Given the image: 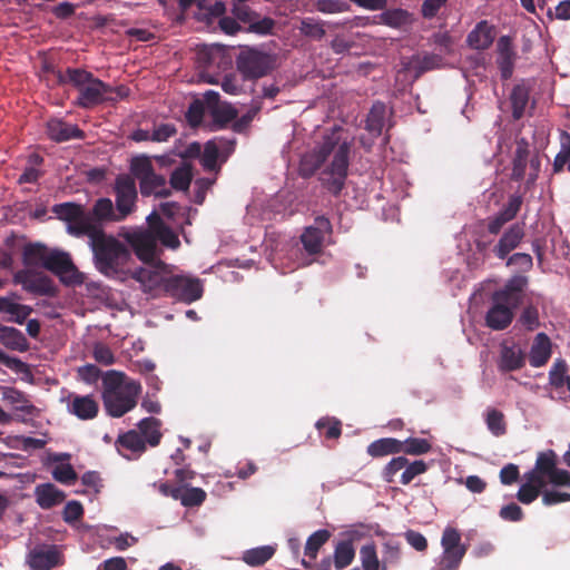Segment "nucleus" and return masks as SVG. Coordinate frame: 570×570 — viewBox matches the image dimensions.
I'll return each instance as SVG.
<instances>
[{"instance_id": "obj_1", "label": "nucleus", "mask_w": 570, "mask_h": 570, "mask_svg": "<svg viewBox=\"0 0 570 570\" xmlns=\"http://www.w3.org/2000/svg\"><path fill=\"white\" fill-rule=\"evenodd\" d=\"M343 134L344 129L338 125L325 129L299 163L303 178H311L321 170L320 183L333 196L341 195L348 176L352 141Z\"/></svg>"}, {"instance_id": "obj_2", "label": "nucleus", "mask_w": 570, "mask_h": 570, "mask_svg": "<svg viewBox=\"0 0 570 570\" xmlns=\"http://www.w3.org/2000/svg\"><path fill=\"white\" fill-rule=\"evenodd\" d=\"M52 210L67 223L70 235L88 236L96 267L107 275V199L100 198L90 213H85L80 205L73 203L56 205Z\"/></svg>"}, {"instance_id": "obj_3", "label": "nucleus", "mask_w": 570, "mask_h": 570, "mask_svg": "<svg viewBox=\"0 0 570 570\" xmlns=\"http://www.w3.org/2000/svg\"><path fill=\"white\" fill-rule=\"evenodd\" d=\"M523 483L517 499L523 504H530L542 494L548 485L570 488V472L558 468V455L553 450L539 452L532 470L524 474Z\"/></svg>"}, {"instance_id": "obj_4", "label": "nucleus", "mask_w": 570, "mask_h": 570, "mask_svg": "<svg viewBox=\"0 0 570 570\" xmlns=\"http://www.w3.org/2000/svg\"><path fill=\"white\" fill-rule=\"evenodd\" d=\"M528 285V278L524 276H513L505 285L493 292L491 296V306L485 314V325L492 331H503L508 328L513 318L514 311L523 301V293Z\"/></svg>"}, {"instance_id": "obj_5", "label": "nucleus", "mask_w": 570, "mask_h": 570, "mask_svg": "<svg viewBox=\"0 0 570 570\" xmlns=\"http://www.w3.org/2000/svg\"><path fill=\"white\" fill-rule=\"evenodd\" d=\"M23 261L26 265L42 266L55 273L66 285L82 283V275L67 252L48 248L40 244L29 245L24 248Z\"/></svg>"}, {"instance_id": "obj_6", "label": "nucleus", "mask_w": 570, "mask_h": 570, "mask_svg": "<svg viewBox=\"0 0 570 570\" xmlns=\"http://www.w3.org/2000/svg\"><path fill=\"white\" fill-rule=\"evenodd\" d=\"M130 171L139 181L141 196L167 198L171 195V189L167 186L165 176L155 171L151 159L148 156L134 157L130 161Z\"/></svg>"}, {"instance_id": "obj_7", "label": "nucleus", "mask_w": 570, "mask_h": 570, "mask_svg": "<svg viewBox=\"0 0 570 570\" xmlns=\"http://www.w3.org/2000/svg\"><path fill=\"white\" fill-rule=\"evenodd\" d=\"M115 204L109 198V222H122L137 209L138 193L135 179L128 175L116 178Z\"/></svg>"}, {"instance_id": "obj_8", "label": "nucleus", "mask_w": 570, "mask_h": 570, "mask_svg": "<svg viewBox=\"0 0 570 570\" xmlns=\"http://www.w3.org/2000/svg\"><path fill=\"white\" fill-rule=\"evenodd\" d=\"M145 264L144 267L134 269L131 277L140 284L144 292L150 293L153 296L165 295L171 266L163 261Z\"/></svg>"}, {"instance_id": "obj_9", "label": "nucleus", "mask_w": 570, "mask_h": 570, "mask_svg": "<svg viewBox=\"0 0 570 570\" xmlns=\"http://www.w3.org/2000/svg\"><path fill=\"white\" fill-rule=\"evenodd\" d=\"M441 547L443 551L433 570H458L466 553V547L461 543L460 531L446 527L442 533Z\"/></svg>"}, {"instance_id": "obj_10", "label": "nucleus", "mask_w": 570, "mask_h": 570, "mask_svg": "<svg viewBox=\"0 0 570 570\" xmlns=\"http://www.w3.org/2000/svg\"><path fill=\"white\" fill-rule=\"evenodd\" d=\"M429 466L423 460L409 461L405 456L393 458L382 471V476L387 483L399 482L409 485L416 476L425 473Z\"/></svg>"}, {"instance_id": "obj_11", "label": "nucleus", "mask_w": 570, "mask_h": 570, "mask_svg": "<svg viewBox=\"0 0 570 570\" xmlns=\"http://www.w3.org/2000/svg\"><path fill=\"white\" fill-rule=\"evenodd\" d=\"M65 81H69L79 88L78 101L82 107H91L98 104L105 90V85L79 69H68Z\"/></svg>"}, {"instance_id": "obj_12", "label": "nucleus", "mask_w": 570, "mask_h": 570, "mask_svg": "<svg viewBox=\"0 0 570 570\" xmlns=\"http://www.w3.org/2000/svg\"><path fill=\"white\" fill-rule=\"evenodd\" d=\"M236 63L243 77L250 80L268 75L274 68L275 60L268 53L248 49L238 55Z\"/></svg>"}, {"instance_id": "obj_13", "label": "nucleus", "mask_w": 570, "mask_h": 570, "mask_svg": "<svg viewBox=\"0 0 570 570\" xmlns=\"http://www.w3.org/2000/svg\"><path fill=\"white\" fill-rule=\"evenodd\" d=\"M203 282L198 277L174 275L171 271L166 284L165 296L184 303H193L203 296Z\"/></svg>"}, {"instance_id": "obj_14", "label": "nucleus", "mask_w": 570, "mask_h": 570, "mask_svg": "<svg viewBox=\"0 0 570 570\" xmlns=\"http://www.w3.org/2000/svg\"><path fill=\"white\" fill-rule=\"evenodd\" d=\"M1 400L11 409L13 420L26 422L38 413L37 407L27 395L14 387L3 386L1 389Z\"/></svg>"}, {"instance_id": "obj_15", "label": "nucleus", "mask_w": 570, "mask_h": 570, "mask_svg": "<svg viewBox=\"0 0 570 570\" xmlns=\"http://www.w3.org/2000/svg\"><path fill=\"white\" fill-rule=\"evenodd\" d=\"M332 233V224L325 216H317L314 220V225L305 228L301 236V242L304 249L315 255L322 252L324 237L326 234Z\"/></svg>"}, {"instance_id": "obj_16", "label": "nucleus", "mask_w": 570, "mask_h": 570, "mask_svg": "<svg viewBox=\"0 0 570 570\" xmlns=\"http://www.w3.org/2000/svg\"><path fill=\"white\" fill-rule=\"evenodd\" d=\"M523 205V196L521 194H512L502 208L492 217L487 219V229L492 235H498L503 226L512 222Z\"/></svg>"}, {"instance_id": "obj_17", "label": "nucleus", "mask_w": 570, "mask_h": 570, "mask_svg": "<svg viewBox=\"0 0 570 570\" xmlns=\"http://www.w3.org/2000/svg\"><path fill=\"white\" fill-rule=\"evenodd\" d=\"M178 6L181 11L195 8L193 12L195 18L207 26H212V17L220 16L226 11L225 2L219 0H178Z\"/></svg>"}, {"instance_id": "obj_18", "label": "nucleus", "mask_w": 570, "mask_h": 570, "mask_svg": "<svg viewBox=\"0 0 570 570\" xmlns=\"http://www.w3.org/2000/svg\"><path fill=\"white\" fill-rule=\"evenodd\" d=\"M140 385L136 382L127 383L124 391L114 392L109 395V415L120 417L137 404V395Z\"/></svg>"}, {"instance_id": "obj_19", "label": "nucleus", "mask_w": 570, "mask_h": 570, "mask_svg": "<svg viewBox=\"0 0 570 570\" xmlns=\"http://www.w3.org/2000/svg\"><path fill=\"white\" fill-rule=\"evenodd\" d=\"M525 236L524 223L512 224L503 232L493 247V253L499 259H505L511 252L519 247Z\"/></svg>"}, {"instance_id": "obj_20", "label": "nucleus", "mask_w": 570, "mask_h": 570, "mask_svg": "<svg viewBox=\"0 0 570 570\" xmlns=\"http://www.w3.org/2000/svg\"><path fill=\"white\" fill-rule=\"evenodd\" d=\"M498 59L497 65L500 70L501 78L509 80L514 70V62L517 59V52L513 48L511 37L501 36L497 42Z\"/></svg>"}, {"instance_id": "obj_21", "label": "nucleus", "mask_w": 570, "mask_h": 570, "mask_svg": "<svg viewBox=\"0 0 570 570\" xmlns=\"http://www.w3.org/2000/svg\"><path fill=\"white\" fill-rule=\"evenodd\" d=\"M61 562V554L55 546H39L28 556V563L35 570H49Z\"/></svg>"}, {"instance_id": "obj_22", "label": "nucleus", "mask_w": 570, "mask_h": 570, "mask_svg": "<svg viewBox=\"0 0 570 570\" xmlns=\"http://www.w3.org/2000/svg\"><path fill=\"white\" fill-rule=\"evenodd\" d=\"M442 57L435 53L414 55L403 62V70L417 80L423 73L440 68Z\"/></svg>"}, {"instance_id": "obj_23", "label": "nucleus", "mask_w": 570, "mask_h": 570, "mask_svg": "<svg viewBox=\"0 0 570 570\" xmlns=\"http://www.w3.org/2000/svg\"><path fill=\"white\" fill-rule=\"evenodd\" d=\"M129 242L137 257L144 263L160 261L156 257L157 243L153 232H139L130 236Z\"/></svg>"}, {"instance_id": "obj_24", "label": "nucleus", "mask_w": 570, "mask_h": 570, "mask_svg": "<svg viewBox=\"0 0 570 570\" xmlns=\"http://www.w3.org/2000/svg\"><path fill=\"white\" fill-rule=\"evenodd\" d=\"M494 40V28L487 20L475 24L466 37L468 45L475 50H487Z\"/></svg>"}, {"instance_id": "obj_25", "label": "nucleus", "mask_w": 570, "mask_h": 570, "mask_svg": "<svg viewBox=\"0 0 570 570\" xmlns=\"http://www.w3.org/2000/svg\"><path fill=\"white\" fill-rule=\"evenodd\" d=\"M551 341L549 336L541 332L538 333L529 353V363L532 367H541L546 365L551 357Z\"/></svg>"}, {"instance_id": "obj_26", "label": "nucleus", "mask_w": 570, "mask_h": 570, "mask_svg": "<svg viewBox=\"0 0 570 570\" xmlns=\"http://www.w3.org/2000/svg\"><path fill=\"white\" fill-rule=\"evenodd\" d=\"M16 282L31 293L45 295L52 292V284L47 276L38 275L29 271L19 272L16 275Z\"/></svg>"}, {"instance_id": "obj_27", "label": "nucleus", "mask_w": 570, "mask_h": 570, "mask_svg": "<svg viewBox=\"0 0 570 570\" xmlns=\"http://www.w3.org/2000/svg\"><path fill=\"white\" fill-rule=\"evenodd\" d=\"M525 364V354L523 351L513 345H502L500 352V358L498 362V368L503 372H513L522 368Z\"/></svg>"}, {"instance_id": "obj_28", "label": "nucleus", "mask_w": 570, "mask_h": 570, "mask_svg": "<svg viewBox=\"0 0 570 570\" xmlns=\"http://www.w3.org/2000/svg\"><path fill=\"white\" fill-rule=\"evenodd\" d=\"M348 539L340 541L335 549L333 556V563L335 569L342 570L350 566L355 558V549L353 547V540L357 539L360 535L357 531H350Z\"/></svg>"}, {"instance_id": "obj_29", "label": "nucleus", "mask_w": 570, "mask_h": 570, "mask_svg": "<svg viewBox=\"0 0 570 570\" xmlns=\"http://www.w3.org/2000/svg\"><path fill=\"white\" fill-rule=\"evenodd\" d=\"M515 151L512 159L511 179L514 181L523 180L529 163L530 145L525 138H519L515 141Z\"/></svg>"}, {"instance_id": "obj_30", "label": "nucleus", "mask_w": 570, "mask_h": 570, "mask_svg": "<svg viewBox=\"0 0 570 570\" xmlns=\"http://www.w3.org/2000/svg\"><path fill=\"white\" fill-rule=\"evenodd\" d=\"M0 312L9 314V321L17 324H23L29 315L32 313V308L28 305L20 304L16 301V295L0 296Z\"/></svg>"}, {"instance_id": "obj_31", "label": "nucleus", "mask_w": 570, "mask_h": 570, "mask_svg": "<svg viewBox=\"0 0 570 570\" xmlns=\"http://www.w3.org/2000/svg\"><path fill=\"white\" fill-rule=\"evenodd\" d=\"M68 411L81 420H89L97 415L98 405L89 396H70Z\"/></svg>"}, {"instance_id": "obj_32", "label": "nucleus", "mask_w": 570, "mask_h": 570, "mask_svg": "<svg viewBox=\"0 0 570 570\" xmlns=\"http://www.w3.org/2000/svg\"><path fill=\"white\" fill-rule=\"evenodd\" d=\"M35 495L37 503L42 509H50L65 500V493L51 483L37 485Z\"/></svg>"}, {"instance_id": "obj_33", "label": "nucleus", "mask_w": 570, "mask_h": 570, "mask_svg": "<svg viewBox=\"0 0 570 570\" xmlns=\"http://www.w3.org/2000/svg\"><path fill=\"white\" fill-rule=\"evenodd\" d=\"M0 343L11 351L26 352L29 348V343L21 331L4 325H0Z\"/></svg>"}, {"instance_id": "obj_34", "label": "nucleus", "mask_w": 570, "mask_h": 570, "mask_svg": "<svg viewBox=\"0 0 570 570\" xmlns=\"http://www.w3.org/2000/svg\"><path fill=\"white\" fill-rule=\"evenodd\" d=\"M47 132L51 139L57 141H67L81 136V131L77 126L67 124L59 119H51L48 121Z\"/></svg>"}, {"instance_id": "obj_35", "label": "nucleus", "mask_w": 570, "mask_h": 570, "mask_svg": "<svg viewBox=\"0 0 570 570\" xmlns=\"http://www.w3.org/2000/svg\"><path fill=\"white\" fill-rule=\"evenodd\" d=\"M367 454L372 458H382L402 452L401 441L394 438H382L368 444Z\"/></svg>"}, {"instance_id": "obj_36", "label": "nucleus", "mask_w": 570, "mask_h": 570, "mask_svg": "<svg viewBox=\"0 0 570 570\" xmlns=\"http://www.w3.org/2000/svg\"><path fill=\"white\" fill-rule=\"evenodd\" d=\"M213 122L210 125L212 130H220L226 128V126L235 121L238 116V111L235 107H233L228 102H223L220 106H216L210 112Z\"/></svg>"}, {"instance_id": "obj_37", "label": "nucleus", "mask_w": 570, "mask_h": 570, "mask_svg": "<svg viewBox=\"0 0 570 570\" xmlns=\"http://www.w3.org/2000/svg\"><path fill=\"white\" fill-rule=\"evenodd\" d=\"M116 445L120 453H122L124 450H127L131 454H140L146 450L144 438L135 430L128 431L124 435H120L116 442Z\"/></svg>"}, {"instance_id": "obj_38", "label": "nucleus", "mask_w": 570, "mask_h": 570, "mask_svg": "<svg viewBox=\"0 0 570 570\" xmlns=\"http://www.w3.org/2000/svg\"><path fill=\"white\" fill-rule=\"evenodd\" d=\"M510 101L513 119H521L529 102V89L524 85H515L510 94Z\"/></svg>"}, {"instance_id": "obj_39", "label": "nucleus", "mask_w": 570, "mask_h": 570, "mask_svg": "<svg viewBox=\"0 0 570 570\" xmlns=\"http://www.w3.org/2000/svg\"><path fill=\"white\" fill-rule=\"evenodd\" d=\"M385 105L383 102L373 104L366 117L365 129L374 135L380 136L384 126Z\"/></svg>"}, {"instance_id": "obj_40", "label": "nucleus", "mask_w": 570, "mask_h": 570, "mask_svg": "<svg viewBox=\"0 0 570 570\" xmlns=\"http://www.w3.org/2000/svg\"><path fill=\"white\" fill-rule=\"evenodd\" d=\"M276 549L272 546H262L246 550L243 554V561L250 567L265 564L275 554Z\"/></svg>"}, {"instance_id": "obj_41", "label": "nucleus", "mask_w": 570, "mask_h": 570, "mask_svg": "<svg viewBox=\"0 0 570 570\" xmlns=\"http://www.w3.org/2000/svg\"><path fill=\"white\" fill-rule=\"evenodd\" d=\"M160 421L155 417H145L139 422L140 434L150 446L159 444L161 433L159 431Z\"/></svg>"}, {"instance_id": "obj_42", "label": "nucleus", "mask_w": 570, "mask_h": 570, "mask_svg": "<svg viewBox=\"0 0 570 570\" xmlns=\"http://www.w3.org/2000/svg\"><path fill=\"white\" fill-rule=\"evenodd\" d=\"M402 556L401 543L396 540H387L382 547V567L381 570H387L389 567L399 564Z\"/></svg>"}, {"instance_id": "obj_43", "label": "nucleus", "mask_w": 570, "mask_h": 570, "mask_svg": "<svg viewBox=\"0 0 570 570\" xmlns=\"http://www.w3.org/2000/svg\"><path fill=\"white\" fill-rule=\"evenodd\" d=\"M331 532L326 529H321L312 533L305 544V556L311 560H315L320 549L330 540Z\"/></svg>"}, {"instance_id": "obj_44", "label": "nucleus", "mask_w": 570, "mask_h": 570, "mask_svg": "<svg viewBox=\"0 0 570 570\" xmlns=\"http://www.w3.org/2000/svg\"><path fill=\"white\" fill-rule=\"evenodd\" d=\"M193 179L191 166L188 164H184L183 166L177 167L170 175L169 184L170 189L174 188L176 190H187L190 186Z\"/></svg>"}, {"instance_id": "obj_45", "label": "nucleus", "mask_w": 570, "mask_h": 570, "mask_svg": "<svg viewBox=\"0 0 570 570\" xmlns=\"http://www.w3.org/2000/svg\"><path fill=\"white\" fill-rule=\"evenodd\" d=\"M78 376L86 383L94 384L101 380L105 390L101 392V397L105 402H107V374H101V372L97 368V366L92 364L85 365L79 367Z\"/></svg>"}, {"instance_id": "obj_46", "label": "nucleus", "mask_w": 570, "mask_h": 570, "mask_svg": "<svg viewBox=\"0 0 570 570\" xmlns=\"http://www.w3.org/2000/svg\"><path fill=\"white\" fill-rule=\"evenodd\" d=\"M401 453L407 455H422L431 451L432 444L426 439L409 438L405 441H401Z\"/></svg>"}, {"instance_id": "obj_47", "label": "nucleus", "mask_w": 570, "mask_h": 570, "mask_svg": "<svg viewBox=\"0 0 570 570\" xmlns=\"http://www.w3.org/2000/svg\"><path fill=\"white\" fill-rule=\"evenodd\" d=\"M570 159V134L562 131L560 135V150L553 160V171L561 173Z\"/></svg>"}, {"instance_id": "obj_48", "label": "nucleus", "mask_w": 570, "mask_h": 570, "mask_svg": "<svg viewBox=\"0 0 570 570\" xmlns=\"http://www.w3.org/2000/svg\"><path fill=\"white\" fill-rule=\"evenodd\" d=\"M360 559L363 570H381L382 561L379 560L374 543H368L361 548Z\"/></svg>"}, {"instance_id": "obj_49", "label": "nucleus", "mask_w": 570, "mask_h": 570, "mask_svg": "<svg viewBox=\"0 0 570 570\" xmlns=\"http://www.w3.org/2000/svg\"><path fill=\"white\" fill-rule=\"evenodd\" d=\"M316 429L327 440L338 439L342 434V423L336 419L323 417L316 424Z\"/></svg>"}, {"instance_id": "obj_50", "label": "nucleus", "mask_w": 570, "mask_h": 570, "mask_svg": "<svg viewBox=\"0 0 570 570\" xmlns=\"http://www.w3.org/2000/svg\"><path fill=\"white\" fill-rule=\"evenodd\" d=\"M178 500L184 507H198L206 500V492L200 488H180Z\"/></svg>"}, {"instance_id": "obj_51", "label": "nucleus", "mask_w": 570, "mask_h": 570, "mask_svg": "<svg viewBox=\"0 0 570 570\" xmlns=\"http://www.w3.org/2000/svg\"><path fill=\"white\" fill-rule=\"evenodd\" d=\"M274 28V19L269 17H262L259 13H257L249 27H244V31L259 36H267L273 32Z\"/></svg>"}, {"instance_id": "obj_52", "label": "nucleus", "mask_w": 570, "mask_h": 570, "mask_svg": "<svg viewBox=\"0 0 570 570\" xmlns=\"http://www.w3.org/2000/svg\"><path fill=\"white\" fill-rule=\"evenodd\" d=\"M219 149L215 140H209L205 144L204 150L200 154V164L206 170H215L217 168V159Z\"/></svg>"}, {"instance_id": "obj_53", "label": "nucleus", "mask_w": 570, "mask_h": 570, "mask_svg": "<svg viewBox=\"0 0 570 570\" xmlns=\"http://www.w3.org/2000/svg\"><path fill=\"white\" fill-rule=\"evenodd\" d=\"M156 237V242L159 240L163 245L169 248H177L180 245L177 234L166 224H159V226H155V232H153Z\"/></svg>"}, {"instance_id": "obj_54", "label": "nucleus", "mask_w": 570, "mask_h": 570, "mask_svg": "<svg viewBox=\"0 0 570 570\" xmlns=\"http://www.w3.org/2000/svg\"><path fill=\"white\" fill-rule=\"evenodd\" d=\"M487 426L490 432L495 436H501L507 432V424L504 422V415L502 412L495 409H491L487 414Z\"/></svg>"}, {"instance_id": "obj_55", "label": "nucleus", "mask_w": 570, "mask_h": 570, "mask_svg": "<svg viewBox=\"0 0 570 570\" xmlns=\"http://www.w3.org/2000/svg\"><path fill=\"white\" fill-rule=\"evenodd\" d=\"M225 13L226 11L220 16L212 17V24L217 20L219 29L228 36H234L239 31H244V28L238 23L234 16L228 17L225 16Z\"/></svg>"}, {"instance_id": "obj_56", "label": "nucleus", "mask_w": 570, "mask_h": 570, "mask_svg": "<svg viewBox=\"0 0 570 570\" xmlns=\"http://www.w3.org/2000/svg\"><path fill=\"white\" fill-rule=\"evenodd\" d=\"M519 322L527 331H534L540 326L539 311L533 305H528L523 308Z\"/></svg>"}, {"instance_id": "obj_57", "label": "nucleus", "mask_w": 570, "mask_h": 570, "mask_svg": "<svg viewBox=\"0 0 570 570\" xmlns=\"http://www.w3.org/2000/svg\"><path fill=\"white\" fill-rule=\"evenodd\" d=\"M232 13L236 18L238 23H243L244 27H249V24L253 22V19L257 14V12H255L244 3L235 4L232 10Z\"/></svg>"}, {"instance_id": "obj_58", "label": "nucleus", "mask_w": 570, "mask_h": 570, "mask_svg": "<svg viewBox=\"0 0 570 570\" xmlns=\"http://www.w3.org/2000/svg\"><path fill=\"white\" fill-rule=\"evenodd\" d=\"M205 110L206 108L204 107V102L200 99L194 100L189 105L188 110L186 112V118L188 122L194 127L200 125Z\"/></svg>"}, {"instance_id": "obj_59", "label": "nucleus", "mask_w": 570, "mask_h": 570, "mask_svg": "<svg viewBox=\"0 0 570 570\" xmlns=\"http://www.w3.org/2000/svg\"><path fill=\"white\" fill-rule=\"evenodd\" d=\"M499 515L505 521L519 522L523 519L524 513L517 503L512 502L503 505L499 511Z\"/></svg>"}, {"instance_id": "obj_60", "label": "nucleus", "mask_w": 570, "mask_h": 570, "mask_svg": "<svg viewBox=\"0 0 570 570\" xmlns=\"http://www.w3.org/2000/svg\"><path fill=\"white\" fill-rule=\"evenodd\" d=\"M53 478L66 484H70L72 481L76 480V473L70 464L61 463L55 466L52 471Z\"/></svg>"}, {"instance_id": "obj_61", "label": "nucleus", "mask_w": 570, "mask_h": 570, "mask_svg": "<svg viewBox=\"0 0 570 570\" xmlns=\"http://www.w3.org/2000/svg\"><path fill=\"white\" fill-rule=\"evenodd\" d=\"M125 373L109 370V395L114 392L124 391L127 383H131Z\"/></svg>"}, {"instance_id": "obj_62", "label": "nucleus", "mask_w": 570, "mask_h": 570, "mask_svg": "<svg viewBox=\"0 0 570 570\" xmlns=\"http://www.w3.org/2000/svg\"><path fill=\"white\" fill-rule=\"evenodd\" d=\"M348 9V4L341 0H320L317 10L323 13H338Z\"/></svg>"}, {"instance_id": "obj_63", "label": "nucleus", "mask_w": 570, "mask_h": 570, "mask_svg": "<svg viewBox=\"0 0 570 570\" xmlns=\"http://www.w3.org/2000/svg\"><path fill=\"white\" fill-rule=\"evenodd\" d=\"M563 502H570L569 492H560L556 490H547L542 492V503L547 507L556 505Z\"/></svg>"}, {"instance_id": "obj_64", "label": "nucleus", "mask_w": 570, "mask_h": 570, "mask_svg": "<svg viewBox=\"0 0 570 570\" xmlns=\"http://www.w3.org/2000/svg\"><path fill=\"white\" fill-rule=\"evenodd\" d=\"M177 129L173 124H161L156 127L151 132V141L163 142L167 141L170 137L175 136Z\"/></svg>"}]
</instances>
